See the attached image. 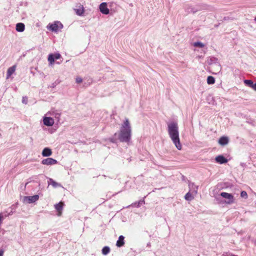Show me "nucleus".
I'll return each instance as SVG.
<instances>
[{"mask_svg": "<svg viewBox=\"0 0 256 256\" xmlns=\"http://www.w3.org/2000/svg\"><path fill=\"white\" fill-rule=\"evenodd\" d=\"M168 135L178 150L182 149V144L180 142L178 127L177 123L172 122L168 124Z\"/></svg>", "mask_w": 256, "mask_h": 256, "instance_id": "f257e3e1", "label": "nucleus"}, {"mask_svg": "<svg viewBox=\"0 0 256 256\" xmlns=\"http://www.w3.org/2000/svg\"><path fill=\"white\" fill-rule=\"evenodd\" d=\"M131 137V128L128 119H126L120 128L118 139L122 142H128Z\"/></svg>", "mask_w": 256, "mask_h": 256, "instance_id": "f03ea898", "label": "nucleus"}, {"mask_svg": "<svg viewBox=\"0 0 256 256\" xmlns=\"http://www.w3.org/2000/svg\"><path fill=\"white\" fill-rule=\"evenodd\" d=\"M206 8V6L202 4H198L196 5H188L186 6L185 10L186 12L190 14H194L198 11L204 10Z\"/></svg>", "mask_w": 256, "mask_h": 256, "instance_id": "7ed1b4c3", "label": "nucleus"}, {"mask_svg": "<svg viewBox=\"0 0 256 256\" xmlns=\"http://www.w3.org/2000/svg\"><path fill=\"white\" fill-rule=\"evenodd\" d=\"M220 195L224 198L226 199L225 200V203L228 204H230L234 202V197L232 194L226 192H222L220 194Z\"/></svg>", "mask_w": 256, "mask_h": 256, "instance_id": "20e7f679", "label": "nucleus"}, {"mask_svg": "<svg viewBox=\"0 0 256 256\" xmlns=\"http://www.w3.org/2000/svg\"><path fill=\"white\" fill-rule=\"evenodd\" d=\"M48 28L52 32H56L59 29L63 28V25L60 22L56 21L50 24Z\"/></svg>", "mask_w": 256, "mask_h": 256, "instance_id": "39448f33", "label": "nucleus"}, {"mask_svg": "<svg viewBox=\"0 0 256 256\" xmlns=\"http://www.w3.org/2000/svg\"><path fill=\"white\" fill-rule=\"evenodd\" d=\"M39 198V196L38 194L33 196H24L23 198V202L26 204H32L37 201Z\"/></svg>", "mask_w": 256, "mask_h": 256, "instance_id": "423d86ee", "label": "nucleus"}, {"mask_svg": "<svg viewBox=\"0 0 256 256\" xmlns=\"http://www.w3.org/2000/svg\"><path fill=\"white\" fill-rule=\"evenodd\" d=\"M74 10L78 16H82L84 15V8L82 4H76L75 6V8H74Z\"/></svg>", "mask_w": 256, "mask_h": 256, "instance_id": "0eeeda50", "label": "nucleus"}, {"mask_svg": "<svg viewBox=\"0 0 256 256\" xmlns=\"http://www.w3.org/2000/svg\"><path fill=\"white\" fill-rule=\"evenodd\" d=\"M58 162L56 160L51 158L44 159L42 161V164L46 166L54 165L56 164Z\"/></svg>", "mask_w": 256, "mask_h": 256, "instance_id": "6e6552de", "label": "nucleus"}, {"mask_svg": "<svg viewBox=\"0 0 256 256\" xmlns=\"http://www.w3.org/2000/svg\"><path fill=\"white\" fill-rule=\"evenodd\" d=\"M188 187L190 188V192H192L193 195L196 196L198 194V186L195 185L194 182H189Z\"/></svg>", "mask_w": 256, "mask_h": 256, "instance_id": "1a4fd4ad", "label": "nucleus"}, {"mask_svg": "<svg viewBox=\"0 0 256 256\" xmlns=\"http://www.w3.org/2000/svg\"><path fill=\"white\" fill-rule=\"evenodd\" d=\"M100 12L104 14H109L110 10L107 7V4L106 2H102L100 5Z\"/></svg>", "mask_w": 256, "mask_h": 256, "instance_id": "9d476101", "label": "nucleus"}, {"mask_svg": "<svg viewBox=\"0 0 256 256\" xmlns=\"http://www.w3.org/2000/svg\"><path fill=\"white\" fill-rule=\"evenodd\" d=\"M44 124L48 126H52L54 123V120L50 117H44L43 120Z\"/></svg>", "mask_w": 256, "mask_h": 256, "instance_id": "9b49d317", "label": "nucleus"}, {"mask_svg": "<svg viewBox=\"0 0 256 256\" xmlns=\"http://www.w3.org/2000/svg\"><path fill=\"white\" fill-rule=\"evenodd\" d=\"M229 142V139L228 136H222L218 140V144L221 146L226 145Z\"/></svg>", "mask_w": 256, "mask_h": 256, "instance_id": "f8f14e48", "label": "nucleus"}, {"mask_svg": "<svg viewBox=\"0 0 256 256\" xmlns=\"http://www.w3.org/2000/svg\"><path fill=\"white\" fill-rule=\"evenodd\" d=\"M216 161L220 164H223L228 162V160L222 155H219L216 158Z\"/></svg>", "mask_w": 256, "mask_h": 256, "instance_id": "ddd939ff", "label": "nucleus"}, {"mask_svg": "<svg viewBox=\"0 0 256 256\" xmlns=\"http://www.w3.org/2000/svg\"><path fill=\"white\" fill-rule=\"evenodd\" d=\"M42 154L43 156L47 157L52 154L51 149L48 148H45L42 151Z\"/></svg>", "mask_w": 256, "mask_h": 256, "instance_id": "4468645a", "label": "nucleus"}, {"mask_svg": "<svg viewBox=\"0 0 256 256\" xmlns=\"http://www.w3.org/2000/svg\"><path fill=\"white\" fill-rule=\"evenodd\" d=\"M16 30L18 32H23L25 30V25L22 22L18 23L16 24Z\"/></svg>", "mask_w": 256, "mask_h": 256, "instance_id": "2eb2a0df", "label": "nucleus"}, {"mask_svg": "<svg viewBox=\"0 0 256 256\" xmlns=\"http://www.w3.org/2000/svg\"><path fill=\"white\" fill-rule=\"evenodd\" d=\"M145 204L144 199L142 198L138 202H136L132 203L130 206L136 207V208H140L141 206ZM129 207V206H128Z\"/></svg>", "mask_w": 256, "mask_h": 256, "instance_id": "dca6fc26", "label": "nucleus"}, {"mask_svg": "<svg viewBox=\"0 0 256 256\" xmlns=\"http://www.w3.org/2000/svg\"><path fill=\"white\" fill-rule=\"evenodd\" d=\"M48 185L51 184L54 188L62 186L60 184L55 182L53 179L51 178H48Z\"/></svg>", "mask_w": 256, "mask_h": 256, "instance_id": "f3484780", "label": "nucleus"}, {"mask_svg": "<svg viewBox=\"0 0 256 256\" xmlns=\"http://www.w3.org/2000/svg\"><path fill=\"white\" fill-rule=\"evenodd\" d=\"M124 237L123 236H120L118 238V240L116 242V246L118 247H121L124 244Z\"/></svg>", "mask_w": 256, "mask_h": 256, "instance_id": "a211bd4d", "label": "nucleus"}, {"mask_svg": "<svg viewBox=\"0 0 256 256\" xmlns=\"http://www.w3.org/2000/svg\"><path fill=\"white\" fill-rule=\"evenodd\" d=\"M16 70V66H13L9 68L6 72V78L8 79Z\"/></svg>", "mask_w": 256, "mask_h": 256, "instance_id": "6ab92c4d", "label": "nucleus"}, {"mask_svg": "<svg viewBox=\"0 0 256 256\" xmlns=\"http://www.w3.org/2000/svg\"><path fill=\"white\" fill-rule=\"evenodd\" d=\"M194 196H195L193 195V194L192 192H188L185 195L184 198L186 200L190 201L194 198Z\"/></svg>", "mask_w": 256, "mask_h": 256, "instance_id": "aec40b11", "label": "nucleus"}, {"mask_svg": "<svg viewBox=\"0 0 256 256\" xmlns=\"http://www.w3.org/2000/svg\"><path fill=\"white\" fill-rule=\"evenodd\" d=\"M62 206L63 203L62 202H60L54 205V208L59 213H60V212L62 210Z\"/></svg>", "mask_w": 256, "mask_h": 256, "instance_id": "412c9836", "label": "nucleus"}, {"mask_svg": "<svg viewBox=\"0 0 256 256\" xmlns=\"http://www.w3.org/2000/svg\"><path fill=\"white\" fill-rule=\"evenodd\" d=\"M244 84L252 88L253 87L254 82L252 80H244Z\"/></svg>", "mask_w": 256, "mask_h": 256, "instance_id": "4be33fe9", "label": "nucleus"}, {"mask_svg": "<svg viewBox=\"0 0 256 256\" xmlns=\"http://www.w3.org/2000/svg\"><path fill=\"white\" fill-rule=\"evenodd\" d=\"M215 82V79L212 76H208L207 78V83L208 84H212Z\"/></svg>", "mask_w": 256, "mask_h": 256, "instance_id": "5701e85b", "label": "nucleus"}, {"mask_svg": "<svg viewBox=\"0 0 256 256\" xmlns=\"http://www.w3.org/2000/svg\"><path fill=\"white\" fill-rule=\"evenodd\" d=\"M110 252V248L108 246H105L102 249V254L104 255H106Z\"/></svg>", "mask_w": 256, "mask_h": 256, "instance_id": "b1692460", "label": "nucleus"}, {"mask_svg": "<svg viewBox=\"0 0 256 256\" xmlns=\"http://www.w3.org/2000/svg\"><path fill=\"white\" fill-rule=\"evenodd\" d=\"M54 56L52 54H50L48 55V61L49 62L50 64H52L54 62Z\"/></svg>", "mask_w": 256, "mask_h": 256, "instance_id": "393cba45", "label": "nucleus"}, {"mask_svg": "<svg viewBox=\"0 0 256 256\" xmlns=\"http://www.w3.org/2000/svg\"><path fill=\"white\" fill-rule=\"evenodd\" d=\"M194 46L196 47L203 48L204 46V44L201 42H195L194 44Z\"/></svg>", "mask_w": 256, "mask_h": 256, "instance_id": "a878e982", "label": "nucleus"}, {"mask_svg": "<svg viewBox=\"0 0 256 256\" xmlns=\"http://www.w3.org/2000/svg\"><path fill=\"white\" fill-rule=\"evenodd\" d=\"M240 196L242 198H248V194L246 191H242L240 192Z\"/></svg>", "mask_w": 256, "mask_h": 256, "instance_id": "bb28decb", "label": "nucleus"}, {"mask_svg": "<svg viewBox=\"0 0 256 256\" xmlns=\"http://www.w3.org/2000/svg\"><path fill=\"white\" fill-rule=\"evenodd\" d=\"M54 56V60H58L60 58V54L59 53H56L54 54H53Z\"/></svg>", "mask_w": 256, "mask_h": 256, "instance_id": "cd10ccee", "label": "nucleus"}, {"mask_svg": "<svg viewBox=\"0 0 256 256\" xmlns=\"http://www.w3.org/2000/svg\"><path fill=\"white\" fill-rule=\"evenodd\" d=\"M28 102V98L26 96H24L22 99V102L24 104H27Z\"/></svg>", "mask_w": 256, "mask_h": 256, "instance_id": "c85d7f7f", "label": "nucleus"}, {"mask_svg": "<svg viewBox=\"0 0 256 256\" xmlns=\"http://www.w3.org/2000/svg\"><path fill=\"white\" fill-rule=\"evenodd\" d=\"M60 114L59 113L54 114V117L58 121L60 120Z\"/></svg>", "mask_w": 256, "mask_h": 256, "instance_id": "c756f323", "label": "nucleus"}, {"mask_svg": "<svg viewBox=\"0 0 256 256\" xmlns=\"http://www.w3.org/2000/svg\"><path fill=\"white\" fill-rule=\"evenodd\" d=\"M76 82L78 83V84H80V82H82V80L81 78L80 77H78L76 78Z\"/></svg>", "mask_w": 256, "mask_h": 256, "instance_id": "7c9ffc66", "label": "nucleus"}, {"mask_svg": "<svg viewBox=\"0 0 256 256\" xmlns=\"http://www.w3.org/2000/svg\"><path fill=\"white\" fill-rule=\"evenodd\" d=\"M110 142H112V143H116V139L114 138H109Z\"/></svg>", "mask_w": 256, "mask_h": 256, "instance_id": "2f4dec72", "label": "nucleus"}, {"mask_svg": "<svg viewBox=\"0 0 256 256\" xmlns=\"http://www.w3.org/2000/svg\"><path fill=\"white\" fill-rule=\"evenodd\" d=\"M215 65L218 67V70L220 71L221 70L220 66L218 64H216Z\"/></svg>", "mask_w": 256, "mask_h": 256, "instance_id": "473e14b6", "label": "nucleus"}, {"mask_svg": "<svg viewBox=\"0 0 256 256\" xmlns=\"http://www.w3.org/2000/svg\"><path fill=\"white\" fill-rule=\"evenodd\" d=\"M4 253V250L2 249L0 250V256H3Z\"/></svg>", "mask_w": 256, "mask_h": 256, "instance_id": "72a5a7b5", "label": "nucleus"}, {"mask_svg": "<svg viewBox=\"0 0 256 256\" xmlns=\"http://www.w3.org/2000/svg\"><path fill=\"white\" fill-rule=\"evenodd\" d=\"M56 85V82H54L52 84V85L50 86L51 88H54Z\"/></svg>", "mask_w": 256, "mask_h": 256, "instance_id": "f704fd0d", "label": "nucleus"}, {"mask_svg": "<svg viewBox=\"0 0 256 256\" xmlns=\"http://www.w3.org/2000/svg\"><path fill=\"white\" fill-rule=\"evenodd\" d=\"M252 89L256 91V82L255 84L254 83Z\"/></svg>", "mask_w": 256, "mask_h": 256, "instance_id": "c9c22d12", "label": "nucleus"}, {"mask_svg": "<svg viewBox=\"0 0 256 256\" xmlns=\"http://www.w3.org/2000/svg\"><path fill=\"white\" fill-rule=\"evenodd\" d=\"M254 20L256 22V17L254 18Z\"/></svg>", "mask_w": 256, "mask_h": 256, "instance_id": "e433bc0d", "label": "nucleus"}, {"mask_svg": "<svg viewBox=\"0 0 256 256\" xmlns=\"http://www.w3.org/2000/svg\"><path fill=\"white\" fill-rule=\"evenodd\" d=\"M212 58H210V60H212Z\"/></svg>", "mask_w": 256, "mask_h": 256, "instance_id": "4c0bfd02", "label": "nucleus"}, {"mask_svg": "<svg viewBox=\"0 0 256 256\" xmlns=\"http://www.w3.org/2000/svg\"><path fill=\"white\" fill-rule=\"evenodd\" d=\"M255 244H256V241Z\"/></svg>", "mask_w": 256, "mask_h": 256, "instance_id": "58836bf2", "label": "nucleus"}]
</instances>
